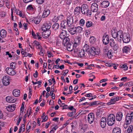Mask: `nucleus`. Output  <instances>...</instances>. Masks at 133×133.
Segmentation results:
<instances>
[{
    "label": "nucleus",
    "mask_w": 133,
    "mask_h": 133,
    "mask_svg": "<svg viewBox=\"0 0 133 133\" xmlns=\"http://www.w3.org/2000/svg\"><path fill=\"white\" fill-rule=\"evenodd\" d=\"M99 52L100 50L98 48L91 47L89 51H88V54L89 57L91 58L96 55H98L99 54Z\"/></svg>",
    "instance_id": "f257e3e1"
},
{
    "label": "nucleus",
    "mask_w": 133,
    "mask_h": 133,
    "mask_svg": "<svg viewBox=\"0 0 133 133\" xmlns=\"http://www.w3.org/2000/svg\"><path fill=\"white\" fill-rule=\"evenodd\" d=\"M81 10L83 14L86 15L88 16H90L91 15V11L89 9L88 5L86 4L82 5Z\"/></svg>",
    "instance_id": "f03ea898"
},
{
    "label": "nucleus",
    "mask_w": 133,
    "mask_h": 133,
    "mask_svg": "<svg viewBox=\"0 0 133 133\" xmlns=\"http://www.w3.org/2000/svg\"><path fill=\"white\" fill-rule=\"evenodd\" d=\"M115 121V117L113 114H110L108 117L107 122L108 125L110 126L113 125Z\"/></svg>",
    "instance_id": "7ed1b4c3"
},
{
    "label": "nucleus",
    "mask_w": 133,
    "mask_h": 133,
    "mask_svg": "<svg viewBox=\"0 0 133 133\" xmlns=\"http://www.w3.org/2000/svg\"><path fill=\"white\" fill-rule=\"evenodd\" d=\"M125 123L126 125H129L133 122V112L130 114H128L126 116Z\"/></svg>",
    "instance_id": "20e7f679"
},
{
    "label": "nucleus",
    "mask_w": 133,
    "mask_h": 133,
    "mask_svg": "<svg viewBox=\"0 0 133 133\" xmlns=\"http://www.w3.org/2000/svg\"><path fill=\"white\" fill-rule=\"evenodd\" d=\"M51 23L50 22L48 21L44 23L42 28V30L44 31L47 30H50L49 29L51 28Z\"/></svg>",
    "instance_id": "39448f33"
},
{
    "label": "nucleus",
    "mask_w": 133,
    "mask_h": 133,
    "mask_svg": "<svg viewBox=\"0 0 133 133\" xmlns=\"http://www.w3.org/2000/svg\"><path fill=\"white\" fill-rule=\"evenodd\" d=\"M10 78L8 76H4L2 78V82L3 85L5 86L8 85L10 83Z\"/></svg>",
    "instance_id": "423d86ee"
},
{
    "label": "nucleus",
    "mask_w": 133,
    "mask_h": 133,
    "mask_svg": "<svg viewBox=\"0 0 133 133\" xmlns=\"http://www.w3.org/2000/svg\"><path fill=\"white\" fill-rule=\"evenodd\" d=\"M123 36L122 40L123 42L125 43H129L130 41V35L127 33H124Z\"/></svg>",
    "instance_id": "0eeeda50"
},
{
    "label": "nucleus",
    "mask_w": 133,
    "mask_h": 133,
    "mask_svg": "<svg viewBox=\"0 0 133 133\" xmlns=\"http://www.w3.org/2000/svg\"><path fill=\"white\" fill-rule=\"evenodd\" d=\"M102 41L103 44L105 45L108 44L109 41V36L106 34H104L103 37Z\"/></svg>",
    "instance_id": "6e6552de"
},
{
    "label": "nucleus",
    "mask_w": 133,
    "mask_h": 133,
    "mask_svg": "<svg viewBox=\"0 0 133 133\" xmlns=\"http://www.w3.org/2000/svg\"><path fill=\"white\" fill-rule=\"evenodd\" d=\"M6 71L7 74L10 75H14L16 74L15 70L10 67L7 68Z\"/></svg>",
    "instance_id": "1a4fd4ad"
},
{
    "label": "nucleus",
    "mask_w": 133,
    "mask_h": 133,
    "mask_svg": "<svg viewBox=\"0 0 133 133\" xmlns=\"http://www.w3.org/2000/svg\"><path fill=\"white\" fill-rule=\"evenodd\" d=\"M67 22L69 27H70L73 25L74 22L73 16L71 15L68 16L67 18Z\"/></svg>",
    "instance_id": "9d476101"
},
{
    "label": "nucleus",
    "mask_w": 133,
    "mask_h": 133,
    "mask_svg": "<svg viewBox=\"0 0 133 133\" xmlns=\"http://www.w3.org/2000/svg\"><path fill=\"white\" fill-rule=\"evenodd\" d=\"M51 32V31L50 30H47L43 31L42 33V36L44 38H46L49 36Z\"/></svg>",
    "instance_id": "9b49d317"
},
{
    "label": "nucleus",
    "mask_w": 133,
    "mask_h": 133,
    "mask_svg": "<svg viewBox=\"0 0 133 133\" xmlns=\"http://www.w3.org/2000/svg\"><path fill=\"white\" fill-rule=\"evenodd\" d=\"M94 115L92 113L89 114L88 116V120L90 124L94 122Z\"/></svg>",
    "instance_id": "f8f14e48"
},
{
    "label": "nucleus",
    "mask_w": 133,
    "mask_h": 133,
    "mask_svg": "<svg viewBox=\"0 0 133 133\" xmlns=\"http://www.w3.org/2000/svg\"><path fill=\"white\" fill-rule=\"evenodd\" d=\"M6 99L7 102L11 103H14L17 101L16 98H14V97L10 96H8L6 97Z\"/></svg>",
    "instance_id": "ddd939ff"
},
{
    "label": "nucleus",
    "mask_w": 133,
    "mask_h": 133,
    "mask_svg": "<svg viewBox=\"0 0 133 133\" xmlns=\"http://www.w3.org/2000/svg\"><path fill=\"white\" fill-rule=\"evenodd\" d=\"M16 108V105L15 104L9 105L6 107V109L7 111L9 112H12L14 111Z\"/></svg>",
    "instance_id": "4468645a"
},
{
    "label": "nucleus",
    "mask_w": 133,
    "mask_h": 133,
    "mask_svg": "<svg viewBox=\"0 0 133 133\" xmlns=\"http://www.w3.org/2000/svg\"><path fill=\"white\" fill-rule=\"evenodd\" d=\"M100 125L102 128H104L106 125V119L105 117H102L101 119Z\"/></svg>",
    "instance_id": "2eb2a0df"
},
{
    "label": "nucleus",
    "mask_w": 133,
    "mask_h": 133,
    "mask_svg": "<svg viewBox=\"0 0 133 133\" xmlns=\"http://www.w3.org/2000/svg\"><path fill=\"white\" fill-rule=\"evenodd\" d=\"M98 6L97 4L95 3H94L92 4L91 6V10H93V12H96L98 11Z\"/></svg>",
    "instance_id": "dca6fc26"
},
{
    "label": "nucleus",
    "mask_w": 133,
    "mask_h": 133,
    "mask_svg": "<svg viewBox=\"0 0 133 133\" xmlns=\"http://www.w3.org/2000/svg\"><path fill=\"white\" fill-rule=\"evenodd\" d=\"M110 4L109 2L108 1H105L101 2V6L102 8H106L108 7Z\"/></svg>",
    "instance_id": "f3484780"
},
{
    "label": "nucleus",
    "mask_w": 133,
    "mask_h": 133,
    "mask_svg": "<svg viewBox=\"0 0 133 133\" xmlns=\"http://www.w3.org/2000/svg\"><path fill=\"white\" fill-rule=\"evenodd\" d=\"M123 116V114L122 112H119L117 113L116 115V120L120 121L122 119Z\"/></svg>",
    "instance_id": "a211bd4d"
},
{
    "label": "nucleus",
    "mask_w": 133,
    "mask_h": 133,
    "mask_svg": "<svg viewBox=\"0 0 133 133\" xmlns=\"http://www.w3.org/2000/svg\"><path fill=\"white\" fill-rule=\"evenodd\" d=\"M131 49V47L130 46H125L122 49V51L123 53H128L130 52V50Z\"/></svg>",
    "instance_id": "6ab92c4d"
},
{
    "label": "nucleus",
    "mask_w": 133,
    "mask_h": 133,
    "mask_svg": "<svg viewBox=\"0 0 133 133\" xmlns=\"http://www.w3.org/2000/svg\"><path fill=\"white\" fill-rule=\"evenodd\" d=\"M67 32V31L65 30H62V32L59 35V37L61 39H63L66 37V36Z\"/></svg>",
    "instance_id": "aec40b11"
},
{
    "label": "nucleus",
    "mask_w": 133,
    "mask_h": 133,
    "mask_svg": "<svg viewBox=\"0 0 133 133\" xmlns=\"http://www.w3.org/2000/svg\"><path fill=\"white\" fill-rule=\"evenodd\" d=\"M110 45L114 51H117L118 48V45L115 42L110 43Z\"/></svg>",
    "instance_id": "412c9836"
},
{
    "label": "nucleus",
    "mask_w": 133,
    "mask_h": 133,
    "mask_svg": "<svg viewBox=\"0 0 133 133\" xmlns=\"http://www.w3.org/2000/svg\"><path fill=\"white\" fill-rule=\"evenodd\" d=\"M50 10L48 9H45L44 11L42 16L43 18L46 17L49 14Z\"/></svg>",
    "instance_id": "4be33fe9"
},
{
    "label": "nucleus",
    "mask_w": 133,
    "mask_h": 133,
    "mask_svg": "<svg viewBox=\"0 0 133 133\" xmlns=\"http://www.w3.org/2000/svg\"><path fill=\"white\" fill-rule=\"evenodd\" d=\"M70 39L68 37H66L64 39H63L62 44L64 46H65L66 45L70 43Z\"/></svg>",
    "instance_id": "5701e85b"
},
{
    "label": "nucleus",
    "mask_w": 133,
    "mask_h": 133,
    "mask_svg": "<svg viewBox=\"0 0 133 133\" xmlns=\"http://www.w3.org/2000/svg\"><path fill=\"white\" fill-rule=\"evenodd\" d=\"M12 94L15 97H18L20 94V90L18 89H15L13 91Z\"/></svg>",
    "instance_id": "b1692460"
},
{
    "label": "nucleus",
    "mask_w": 133,
    "mask_h": 133,
    "mask_svg": "<svg viewBox=\"0 0 133 133\" xmlns=\"http://www.w3.org/2000/svg\"><path fill=\"white\" fill-rule=\"evenodd\" d=\"M81 8L80 6H77L76 7L74 11V14L76 15H78L80 14V10Z\"/></svg>",
    "instance_id": "393cba45"
},
{
    "label": "nucleus",
    "mask_w": 133,
    "mask_h": 133,
    "mask_svg": "<svg viewBox=\"0 0 133 133\" xmlns=\"http://www.w3.org/2000/svg\"><path fill=\"white\" fill-rule=\"evenodd\" d=\"M68 30L71 35H74L76 33V31L75 27L70 28L68 29Z\"/></svg>",
    "instance_id": "a878e982"
},
{
    "label": "nucleus",
    "mask_w": 133,
    "mask_h": 133,
    "mask_svg": "<svg viewBox=\"0 0 133 133\" xmlns=\"http://www.w3.org/2000/svg\"><path fill=\"white\" fill-rule=\"evenodd\" d=\"M59 27V25L58 23H54L52 26V30L54 31V32H55V31L56 32L58 29Z\"/></svg>",
    "instance_id": "bb28decb"
},
{
    "label": "nucleus",
    "mask_w": 133,
    "mask_h": 133,
    "mask_svg": "<svg viewBox=\"0 0 133 133\" xmlns=\"http://www.w3.org/2000/svg\"><path fill=\"white\" fill-rule=\"evenodd\" d=\"M111 35L114 38H116L118 37L117 32H116L115 29H113L111 30Z\"/></svg>",
    "instance_id": "cd10ccee"
},
{
    "label": "nucleus",
    "mask_w": 133,
    "mask_h": 133,
    "mask_svg": "<svg viewBox=\"0 0 133 133\" xmlns=\"http://www.w3.org/2000/svg\"><path fill=\"white\" fill-rule=\"evenodd\" d=\"M67 26H68V24L67 21L63 22V23H62L60 25L61 28L62 30L63 29H66L67 27Z\"/></svg>",
    "instance_id": "c85d7f7f"
},
{
    "label": "nucleus",
    "mask_w": 133,
    "mask_h": 133,
    "mask_svg": "<svg viewBox=\"0 0 133 133\" xmlns=\"http://www.w3.org/2000/svg\"><path fill=\"white\" fill-rule=\"evenodd\" d=\"M121 130L120 128L117 127H115L112 130V133H121Z\"/></svg>",
    "instance_id": "c756f323"
},
{
    "label": "nucleus",
    "mask_w": 133,
    "mask_h": 133,
    "mask_svg": "<svg viewBox=\"0 0 133 133\" xmlns=\"http://www.w3.org/2000/svg\"><path fill=\"white\" fill-rule=\"evenodd\" d=\"M85 51L84 49H81L79 50V52L78 54V56L81 58H82L84 56Z\"/></svg>",
    "instance_id": "7c9ffc66"
},
{
    "label": "nucleus",
    "mask_w": 133,
    "mask_h": 133,
    "mask_svg": "<svg viewBox=\"0 0 133 133\" xmlns=\"http://www.w3.org/2000/svg\"><path fill=\"white\" fill-rule=\"evenodd\" d=\"M41 20V18L40 17H36L34 18L33 21L36 24H38Z\"/></svg>",
    "instance_id": "2f4dec72"
},
{
    "label": "nucleus",
    "mask_w": 133,
    "mask_h": 133,
    "mask_svg": "<svg viewBox=\"0 0 133 133\" xmlns=\"http://www.w3.org/2000/svg\"><path fill=\"white\" fill-rule=\"evenodd\" d=\"M6 31L3 29L1 30L0 32V35L3 38L5 37L6 36Z\"/></svg>",
    "instance_id": "473e14b6"
},
{
    "label": "nucleus",
    "mask_w": 133,
    "mask_h": 133,
    "mask_svg": "<svg viewBox=\"0 0 133 133\" xmlns=\"http://www.w3.org/2000/svg\"><path fill=\"white\" fill-rule=\"evenodd\" d=\"M66 48L67 50L68 51H72L73 48H72V47L71 46L70 43L68 44H67L66 45Z\"/></svg>",
    "instance_id": "72a5a7b5"
},
{
    "label": "nucleus",
    "mask_w": 133,
    "mask_h": 133,
    "mask_svg": "<svg viewBox=\"0 0 133 133\" xmlns=\"http://www.w3.org/2000/svg\"><path fill=\"white\" fill-rule=\"evenodd\" d=\"M27 11H29L32 12L34 10V8L32 5L31 4L28 5L26 8Z\"/></svg>",
    "instance_id": "f704fd0d"
},
{
    "label": "nucleus",
    "mask_w": 133,
    "mask_h": 133,
    "mask_svg": "<svg viewBox=\"0 0 133 133\" xmlns=\"http://www.w3.org/2000/svg\"><path fill=\"white\" fill-rule=\"evenodd\" d=\"M83 49L85 50V51L88 53V51H89L90 50V47L89 45L87 44H85L84 46Z\"/></svg>",
    "instance_id": "c9c22d12"
},
{
    "label": "nucleus",
    "mask_w": 133,
    "mask_h": 133,
    "mask_svg": "<svg viewBox=\"0 0 133 133\" xmlns=\"http://www.w3.org/2000/svg\"><path fill=\"white\" fill-rule=\"evenodd\" d=\"M133 129V126L132 125H130L128 128L127 131H126L128 132L132 133Z\"/></svg>",
    "instance_id": "e433bc0d"
},
{
    "label": "nucleus",
    "mask_w": 133,
    "mask_h": 133,
    "mask_svg": "<svg viewBox=\"0 0 133 133\" xmlns=\"http://www.w3.org/2000/svg\"><path fill=\"white\" fill-rule=\"evenodd\" d=\"M76 111V110L75 109H74L72 111L69 112L67 114V116L70 117L72 116L73 115H74L75 114Z\"/></svg>",
    "instance_id": "4c0bfd02"
},
{
    "label": "nucleus",
    "mask_w": 133,
    "mask_h": 133,
    "mask_svg": "<svg viewBox=\"0 0 133 133\" xmlns=\"http://www.w3.org/2000/svg\"><path fill=\"white\" fill-rule=\"evenodd\" d=\"M97 101H95L92 102L90 103L89 106H93L94 105H97L99 104V103H97Z\"/></svg>",
    "instance_id": "58836bf2"
},
{
    "label": "nucleus",
    "mask_w": 133,
    "mask_h": 133,
    "mask_svg": "<svg viewBox=\"0 0 133 133\" xmlns=\"http://www.w3.org/2000/svg\"><path fill=\"white\" fill-rule=\"evenodd\" d=\"M89 41L90 43H94L96 41L95 38L93 36L91 37L89 39Z\"/></svg>",
    "instance_id": "ea45409f"
},
{
    "label": "nucleus",
    "mask_w": 133,
    "mask_h": 133,
    "mask_svg": "<svg viewBox=\"0 0 133 133\" xmlns=\"http://www.w3.org/2000/svg\"><path fill=\"white\" fill-rule=\"evenodd\" d=\"M76 32L77 31H78V32L79 33H81L82 31V28L80 26H78L77 27H75Z\"/></svg>",
    "instance_id": "a19ab883"
},
{
    "label": "nucleus",
    "mask_w": 133,
    "mask_h": 133,
    "mask_svg": "<svg viewBox=\"0 0 133 133\" xmlns=\"http://www.w3.org/2000/svg\"><path fill=\"white\" fill-rule=\"evenodd\" d=\"M92 24V22L90 21H88L86 23V26L87 28L90 27L91 26Z\"/></svg>",
    "instance_id": "79ce46f5"
},
{
    "label": "nucleus",
    "mask_w": 133,
    "mask_h": 133,
    "mask_svg": "<svg viewBox=\"0 0 133 133\" xmlns=\"http://www.w3.org/2000/svg\"><path fill=\"white\" fill-rule=\"evenodd\" d=\"M80 38L79 37H78L75 38L74 39V43H75L78 44H79V43L80 42Z\"/></svg>",
    "instance_id": "37998d69"
},
{
    "label": "nucleus",
    "mask_w": 133,
    "mask_h": 133,
    "mask_svg": "<svg viewBox=\"0 0 133 133\" xmlns=\"http://www.w3.org/2000/svg\"><path fill=\"white\" fill-rule=\"evenodd\" d=\"M85 23V21L83 19H81L79 21V24L81 26H83Z\"/></svg>",
    "instance_id": "c03bdc74"
},
{
    "label": "nucleus",
    "mask_w": 133,
    "mask_h": 133,
    "mask_svg": "<svg viewBox=\"0 0 133 133\" xmlns=\"http://www.w3.org/2000/svg\"><path fill=\"white\" fill-rule=\"evenodd\" d=\"M111 50H109L107 54V55L108 57L109 58H111V57L112 56L111 54Z\"/></svg>",
    "instance_id": "a18cd8bd"
},
{
    "label": "nucleus",
    "mask_w": 133,
    "mask_h": 133,
    "mask_svg": "<svg viewBox=\"0 0 133 133\" xmlns=\"http://www.w3.org/2000/svg\"><path fill=\"white\" fill-rule=\"evenodd\" d=\"M44 51L42 48H41L40 51L39 53V54L41 56H43L44 55Z\"/></svg>",
    "instance_id": "49530a36"
},
{
    "label": "nucleus",
    "mask_w": 133,
    "mask_h": 133,
    "mask_svg": "<svg viewBox=\"0 0 133 133\" xmlns=\"http://www.w3.org/2000/svg\"><path fill=\"white\" fill-rule=\"evenodd\" d=\"M112 103L113 104H114L115 103V102L118 101L117 100V98L116 96H115L114 98H111L110 99Z\"/></svg>",
    "instance_id": "de8ad7c7"
},
{
    "label": "nucleus",
    "mask_w": 133,
    "mask_h": 133,
    "mask_svg": "<svg viewBox=\"0 0 133 133\" xmlns=\"http://www.w3.org/2000/svg\"><path fill=\"white\" fill-rule=\"evenodd\" d=\"M88 128V125L87 124H84V125H83L82 127V128H81V129L82 130H83L84 131L86 130L87 128Z\"/></svg>",
    "instance_id": "09e8293b"
},
{
    "label": "nucleus",
    "mask_w": 133,
    "mask_h": 133,
    "mask_svg": "<svg viewBox=\"0 0 133 133\" xmlns=\"http://www.w3.org/2000/svg\"><path fill=\"white\" fill-rule=\"evenodd\" d=\"M71 124H72L71 125L72 127L73 128L75 127L77 125V123L76 121H75L72 122Z\"/></svg>",
    "instance_id": "8fccbe9b"
},
{
    "label": "nucleus",
    "mask_w": 133,
    "mask_h": 133,
    "mask_svg": "<svg viewBox=\"0 0 133 133\" xmlns=\"http://www.w3.org/2000/svg\"><path fill=\"white\" fill-rule=\"evenodd\" d=\"M44 0H36L37 3L39 4H42L44 2Z\"/></svg>",
    "instance_id": "3c124183"
},
{
    "label": "nucleus",
    "mask_w": 133,
    "mask_h": 133,
    "mask_svg": "<svg viewBox=\"0 0 133 133\" xmlns=\"http://www.w3.org/2000/svg\"><path fill=\"white\" fill-rule=\"evenodd\" d=\"M10 68L12 69H15V63L13 62L11 63L10 64Z\"/></svg>",
    "instance_id": "603ef678"
},
{
    "label": "nucleus",
    "mask_w": 133,
    "mask_h": 133,
    "mask_svg": "<svg viewBox=\"0 0 133 133\" xmlns=\"http://www.w3.org/2000/svg\"><path fill=\"white\" fill-rule=\"evenodd\" d=\"M121 67L124 68V70H127L128 69V67L127 65L125 64H124L122 65Z\"/></svg>",
    "instance_id": "864d4df0"
},
{
    "label": "nucleus",
    "mask_w": 133,
    "mask_h": 133,
    "mask_svg": "<svg viewBox=\"0 0 133 133\" xmlns=\"http://www.w3.org/2000/svg\"><path fill=\"white\" fill-rule=\"evenodd\" d=\"M54 85H53L51 87V90L50 92V94H51V93L52 94L54 92Z\"/></svg>",
    "instance_id": "5fc2aeb1"
},
{
    "label": "nucleus",
    "mask_w": 133,
    "mask_h": 133,
    "mask_svg": "<svg viewBox=\"0 0 133 133\" xmlns=\"http://www.w3.org/2000/svg\"><path fill=\"white\" fill-rule=\"evenodd\" d=\"M93 95V94H92L91 93H89L85 94L84 96L87 97H90L92 96H92Z\"/></svg>",
    "instance_id": "6e6d98bb"
},
{
    "label": "nucleus",
    "mask_w": 133,
    "mask_h": 133,
    "mask_svg": "<svg viewBox=\"0 0 133 133\" xmlns=\"http://www.w3.org/2000/svg\"><path fill=\"white\" fill-rule=\"evenodd\" d=\"M117 34L118 36V35L120 36V35H122L123 34V32L122 31L120 30H119L117 32Z\"/></svg>",
    "instance_id": "4d7b16f0"
},
{
    "label": "nucleus",
    "mask_w": 133,
    "mask_h": 133,
    "mask_svg": "<svg viewBox=\"0 0 133 133\" xmlns=\"http://www.w3.org/2000/svg\"><path fill=\"white\" fill-rule=\"evenodd\" d=\"M47 54H48V57L49 58L51 56L52 57L53 56V54L50 51L47 52Z\"/></svg>",
    "instance_id": "13d9d810"
},
{
    "label": "nucleus",
    "mask_w": 133,
    "mask_h": 133,
    "mask_svg": "<svg viewBox=\"0 0 133 133\" xmlns=\"http://www.w3.org/2000/svg\"><path fill=\"white\" fill-rule=\"evenodd\" d=\"M19 118L17 120V125H18L21 122V118H22V117H20L19 116Z\"/></svg>",
    "instance_id": "bf43d9fd"
},
{
    "label": "nucleus",
    "mask_w": 133,
    "mask_h": 133,
    "mask_svg": "<svg viewBox=\"0 0 133 133\" xmlns=\"http://www.w3.org/2000/svg\"><path fill=\"white\" fill-rule=\"evenodd\" d=\"M4 4L3 0H0V7L3 6Z\"/></svg>",
    "instance_id": "052dcab7"
},
{
    "label": "nucleus",
    "mask_w": 133,
    "mask_h": 133,
    "mask_svg": "<svg viewBox=\"0 0 133 133\" xmlns=\"http://www.w3.org/2000/svg\"><path fill=\"white\" fill-rule=\"evenodd\" d=\"M64 66L63 64L60 66H59V65L58 66V68L57 69H58L59 68L60 69L63 70L64 69Z\"/></svg>",
    "instance_id": "680f3d73"
},
{
    "label": "nucleus",
    "mask_w": 133,
    "mask_h": 133,
    "mask_svg": "<svg viewBox=\"0 0 133 133\" xmlns=\"http://www.w3.org/2000/svg\"><path fill=\"white\" fill-rule=\"evenodd\" d=\"M31 35L32 36H33V37L35 39H36V35L35 34L34 32L33 31H32L31 32Z\"/></svg>",
    "instance_id": "e2e57ef3"
},
{
    "label": "nucleus",
    "mask_w": 133,
    "mask_h": 133,
    "mask_svg": "<svg viewBox=\"0 0 133 133\" xmlns=\"http://www.w3.org/2000/svg\"><path fill=\"white\" fill-rule=\"evenodd\" d=\"M73 50H74V53H76L79 50L78 48H73Z\"/></svg>",
    "instance_id": "0e129e2a"
},
{
    "label": "nucleus",
    "mask_w": 133,
    "mask_h": 133,
    "mask_svg": "<svg viewBox=\"0 0 133 133\" xmlns=\"http://www.w3.org/2000/svg\"><path fill=\"white\" fill-rule=\"evenodd\" d=\"M59 20H61L63 18L64 16L63 15H59L58 16Z\"/></svg>",
    "instance_id": "69168bd1"
},
{
    "label": "nucleus",
    "mask_w": 133,
    "mask_h": 133,
    "mask_svg": "<svg viewBox=\"0 0 133 133\" xmlns=\"http://www.w3.org/2000/svg\"><path fill=\"white\" fill-rule=\"evenodd\" d=\"M36 36L37 37L38 39H41V37H40L41 35L39 33L37 32L36 33Z\"/></svg>",
    "instance_id": "338daca9"
},
{
    "label": "nucleus",
    "mask_w": 133,
    "mask_h": 133,
    "mask_svg": "<svg viewBox=\"0 0 133 133\" xmlns=\"http://www.w3.org/2000/svg\"><path fill=\"white\" fill-rule=\"evenodd\" d=\"M45 101L44 99H43V102L40 104V105L42 107L44 106L45 104Z\"/></svg>",
    "instance_id": "774afa93"
}]
</instances>
